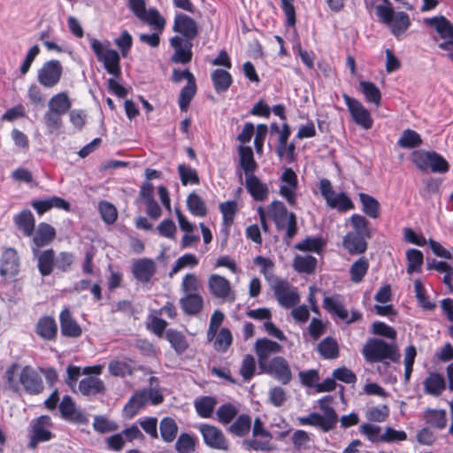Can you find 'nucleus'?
Masks as SVG:
<instances>
[{"mask_svg":"<svg viewBox=\"0 0 453 453\" xmlns=\"http://www.w3.org/2000/svg\"><path fill=\"white\" fill-rule=\"evenodd\" d=\"M362 354L365 360L370 363L386 360L396 363L401 357L395 342L388 343L379 338L368 339L362 349Z\"/></svg>","mask_w":453,"mask_h":453,"instance_id":"nucleus-1","label":"nucleus"},{"mask_svg":"<svg viewBox=\"0 0 453 453\" xmlns=\"http://www.w3.org/2000/svg\"><path fill=\"white\" fill-rule=\"evenodd\" d=\"M376 14L382 23L390 27L395 36L403 34L411 25L409 15L403 12H395L392 4L377 5Z\"/></svg>","mask_w":453,"mask_h":453,"instance_id":"nucleus-2","label":"nucleus"},{"mask_svg":"<svg viewBox=\"0 0 453 453\" xmlns=\"http://www.w3.org/2000/svg\"><path fill=\"white\" fill-rule=\"evenodd\" d=\"M330 399L331 396H325L319 400V406L323 415L311 413L307 417L300 418V424L319 426L325 432L333 429L338 421V417L335 411L327 404Z\"/></svg>","mask_w":453,"mask_h":453,"instance_id":"nucleus-3","label":"nucleus"},{"mask_svg":"<svg viewBox=\"0 0 453 453\" xmlns=\"http://www.w3.org/2000/svg\"><path fill=\"white\" fill-rule=\"evenodd\" d=\"M91 48L99 62L104 64L105 70L115 78L121 74L119 54L109 48V42L103 43L97 39L91 40Z\"/></svg>","mask_w":453,"mask_h":453,"instance_id":"nucleus-4","label":"nucleus"},{"mask_svg":"<svg viewBox=\"0 0 453 453\" xmlns=\"http://www.w3.org/2000/svg\"><path fill=\"white\" fill-rule=\"evenodd\" d=\"M411 157L421 171L430 169L433 173H446L449 170L448 162L434 151L418 150L412 153Z\"/></svg>","mask_w":453,"mask_h":453,"instance_id":"nucleus-5","label":"nucleus"},{"mask_svg":"<svg viewBox=\"0 0 453 453\" xmlns=\"http://www.w3.org/2000/svg\"><path fill=\"white\" fill-rule=\"evenodd\" d=\"M51 426V418L47 415H42L33 419L29 429V448L35 449L39 443L51 440L53 437L50 432Z\"/></svg>","mask_w":453,"mask_h":453,"instance_id":"nucleus-6","label":"nucleus"},{"mask_svg":"<svg viewBox=\"0 0 453 453\" xmlns=\"http://www.w3.org/2000/svg\"><path fill=\"white\" fill-rule=\"evenodd\" d=\"M319 189L326 203L333 209L346 211L354 207L350 198L343 192L336 194L333 189L331 181L322 179L319 183Z\"/></svg>","mask_w":453,"mask_h":453,"instance_id":"nucleus-7","label":"nucleus"},{"mask_svg":"<svg viewBox=\"0 0 453 453\" xmlns=\"http://www.w3.org/2000/svg\"><path fill=\"white\" fill-rule=\"evenodd\" d=\"M260 370L273 377L283 385L288 384L293 378L290 365L287 359L281 356H277L269 360Z\"/></svg>","mask_w":453,"mask_h":453,"instance_id":"nucleus-8","label":"nucleus"},{"mask_svg":"<svg viewBox=\"0 0 453 453\" xmlns=\"http://www.w3.org/2000/svg\"><path fill=\"white\" fill-rule=\"evenodd\" d=\"M63 74V66L60 61L52 59L45 62L38 70V82L44 88H50L58 84Z\"/></svg>","mask_w":453,"mask_h":453,"instance_id":"nucleus-9","label":"nucleus"},{"mask_svg":"<svg viewBox=\"0 0 453 453\" xmlns=\"http://www.w3.org/2000/svg\"><path fill=\"white\" fill-rule=\"evenodd\" d=\"M208 289L211 295L218 299L230 303L235 300V293L230 281L221 275L213 273L209 276Z\"/></svg>","mask_w":453,"mask_h":453,"instance_id":"nucleus-10","label":"nucleus"},{"mask_svg":"<svg viewBox=\"0 0 453 453\" xmlns=\"http://www.w3.org/2000/svg\"><path fill=\"white\" fill-rule=\"evenodd\" d=\"M424 23L434 27L441 38L445 41L439 43V48L444 50H453V24L445 17L426 18Z\"/></svg>","mask_w":453,"mask_h":453,"instance_id":"nucleus-11","label":"nucleus"},{"mask_svg":"<svg viewBox=\"0 0 453 453\" xmlns=\"http://www.w3.org/2000/svg\"><path fill=\"white\" fill-rule=\"evenodd\" d=\"M198 430L208 447L219 450H228V441L219 428L212 425L202 424L198 426Z\"/></svg>","mask_w":453,"mask_h":453,"instance_id":"nucleus-12","label":"nucleus"},{"mask_svg":"<svg viewBox=\"0 0 453 453\" xmlns=\"http://www.w3.org/2000/svg\"><path fill=\"white\" fill-rule=\"evenodd\" d=\"M273 289L280 305L286 309L292 308L300 302V296L296 289L285 280L277 281Z\"/></svg>","mask_w":453,"mask_h":453,"instance_id":"nucleus-13","label":"nucleus"},{"mask_svg":"<svg viewBox=\"0 0 453 453\" xmlns=\"http://www.w3.org/2000/svg\"><path fill=\"white\" fill-rule=\"evenodd\" d=\"M343 99L353 120L365 129L372 128L373 120L369 111L359 101L348 95H343Z\"/></svg>","mask_w":453,"mask_h":453,"instance_id":"nucleus-14","label":"nucleus"},{"mask_svg":"<svg viewBox=\"0 0 453 453\" xmlns=\"http://www.w3.org/2000/svg\"><path fill=\"white\" fill-rule=\"evenodd\" d=\"M19 384L31 395H38L43 390V383L38 372L31 366L27 365L20 370Z\"/></svg>","mask_w":453,"mask_h":453,"instance_id":"nucleus-15","label":"nucleus"},{"mask_svg":"<svg viewBox=\"0 0 453 453\" xmlns=\"http://www.w3.org/2000/svg\"><path fill=\"white\" fill-rule=\"evenodd\" d=\"M283 184L280 187V194L290 205H295L296 202V190L297 188V176L291 168H287L283 172L281 178Z\"/></svg>","mask_w":453,"mask_h":453,"instance_id":"nucleus-16","label":"nucleus"},{"mask_svg":"<svg viewBox=\"0 0 453 453\" xmlns=\"http://www.w3.org/2000/svg\"><path fill=\"white\" fill-rule=\"evenodd\" d=\"M173 31L180 34L186 41H192L198 35L196 22L189 16L180 13L175 16Z\"/></svg>","mask_w":453,"mask_h":453,"instance_id":"nucleus-17","label":"nucleus"},{"mask_svg":"<svg viewBox=\"0 0 453 453\" xmlns=\"http://www.w3.org/2000/svg\"><path fill=\"white\" fill-rule=\"evenodd\" d=\"M282 346L278 342L267 338H260L256 341L255 351L258 358L259 368L269 362L271 355L281 352Z\"/></svg>","mask_w":453,"mask_h":453,"instance_id":"nucleus-18","label":"nucleus"},{"mask_svg":"<svg viewBox=\"0 0 453 453\" xmlns=\"http://www.w3.org/2000/svg\"><path fill=\"white\" fill-rule=\"evenodd\" d=\"M170 44L174 49L172 61L174 63L187 64L192 58V43L176 35L170 39Z\"/></svg>","mask_w":453,"mask_h":453,"instance_id":"nucleus-19","label":"nucleus"},{"mask_svg":"<svg viewBox=\"0 0 453 453\" xmlns=\"http://www.w3.org/2000/svg\"><path fill=\"white\" fill-rule=\"evenodd\" d=\"M157 270L155 262L150 258H140L133 263L132 273L140 282L148 283Z\"/></svg>","mask_w":453,"mask_h":453,"instance_id":"nucleus-20","label":"nucleus"},{"mask_svg":"<svg viewBox=\"0 0 453 453\" xmlns=\"http://www.w3.org/2000/svg\"><path fill=\"white\" fill-rule=\"evenodd\" d=\"M367 238L370 235L349 232L343 238L342 244L350 254H363L367 249Z\"/></svg>","mask_w":453,"mask_h":453,"instance_id":"nucleus-21","label":"nucleus"},{"mask_svg":"<svg viewBox=\"0 0 453 453\" xmlns=\"http://www.w3.org/2000/svg\"><path fill=\"white\" fill-rule=\"evenodd\" d=\"M55 236L56 231L53 226L47 223H40L33 238L35 245V248L33 249L34 255H37L39 248L50 244Z\"/></svg>","mask_w":453,"mask_h":453,"instance_id":"nucleus-22","label":"nucleus"},{"mask_svg":"<svg viewBox=\"0 0 453 453\" xmlns=\"http://www.w3.org/2000/svg\"><path fill=\"white\" fill-rule=\"evenodd\" d=\"M19 257L17 251L9 248L4 250L1 259L0 273L2 276H14L19 272Z\"/></svg>","mask_w":453,"mask_h":453,"instance_id":"nucleus-23","label":"nucleus"},{"mask_svg":"<svg viewBox=\"0 0 453 453\" xmlns=\"http://www.w3.org/2000/svg\"><path fill=\"white\" fill-rule=\"evenodd\" d=\"M60 328L63 335L76 338L81 336V328L73 319L68 308H65L59 316Z\"/></svg>","mask_w":453,"mask_h":453,"instance_id":"nucleus-24","label":"nucleus"},{"mask_svg":"<svg viewBox=\"0 0 453 453\" xmlns=\"http://www.w3.org/2000/svg\"><path fill=\"white\" fill-rule=\"evenodd\" d=\"M147 403L148 394H146V388L136 391L124 406V417L127 418H133Z\"/></svg>","mask_w":453,"mask_h":453,"instance_id":"nucleus-25","label":"nucleus"},{"mask_svg":"<svg viewBox=\"0 0 453 453\" xmlns=\"http://www.w3.org/2000/svg\"><path fill=\"white\" fill-rule=\"evenodd\" d=\"M35 332L39 337L45 341L54 340L58 333V326L55 319L50 316L40 318L35 325Z\"/></svg>","mask_w":453,"mask_h":453,"instance_id":"nucleus-26","label":"nucleus"},{"mask_svg":"<svg viewBox=\"0 0 453 453\" xmlns=\"http://www.w3.org/2000/svg\"><path fill=\"white\" fill-rule=\"evenodd\" d=\"M180 305L185 314L196 315L203 310V298L200 293L183 294Z\"/></svg>","mask_w":453,"mask_h":453,"instance_id":"nucleus-27","label":"nucleus"},{"mask_svg":"<svg viewBox=\"0 0 453 453\" xmlns=\"http://www.w3.org/2000/svg\"><path fill=\"white\" fill-rule=\"evenodd\" d=\"M269 217L279 230L285 229L289 213L282 202L273 201L267 208Z\"/></svg>","mask_w":453,"mask_h":453,"instance_id":"nucleus-28","label":"nucleus"},{"mask_svg":"<svg viewBox=\"0 0 453 453\" xmlns=\"http://www.w3.org/2000/svg\"><path fill=\"white\" fill-rule=\"evenodd\" d=\"M245 187L256 201H265L268 196L269 190L267 185L261 182L255 174L246 177Z\"/></svg>","mask_w":453,"mask_h":453,"instance_id":"nucleus-29","label":"nucleus"},{"mask_svg":"<svg viewBox=\"0 0 453 453\" xmlns=\"http://www.w3.org/2000/svg\"><path fill=\"white\" fill-rule=\"evenodd\" d=\"M71 108L72 100L65 91L54 95L48 102V110L62 116L69 112Z\"/></svg>","mask_w":453,"mask_h":453,"instance_id":"nucleus-30","label":"nucleus"},{"mask_svg":"<svg viewBox=\"0 0 453 453\" xmlns=\"http://www.w3.org/2000/svg\"><path fill=\"white\" fill-rule=\"evenodd\" d=\"M240 157V165L246 177L254 174L257 168V164L254 159V154L251 147L240 145L238 147Z\"/></svg>","mask_w":453,"mask_h":453,"instance_id":"nucleus-31","label":"nucleus"},{"mask_svg":"<svg viewBox=\"0 0 453 453\" xmlns=\"http://www.w3.org/2000/svg\"><path fill=\"white\" fill-rule=\"evenodd\" d=\"M323 305L327 311L336 315L341 319H348V311L343 305L342 297L341 296L337 295L325 297Z\"/></svg>","mask_w":453,"mask_h":453,"instance_id":"nucleus-32","label":"nucleus"},{"mask_svg":"<svg viewBox=\"0 0 453 453\" xmlns=\"http://www.w3.org/2000/svg\"><path fill=\"white\" fill-rule=\"evenodd\" d=\"M104 388L103 380L92 376L82 379L79 384V390L83 395H97L103 393Z\"/></svg>","mask_w":453,"mask_h":453,"instance_id":"nucleus-33","label":"nucleus"},{"mask_svg":"<svg viewBox=\"0 0 453 453\" xmlns=\"http://www.w3.org/2000/svg\"><path fill=\"white\" fill-rule=\"evenodd\" d=\"M15 225L23 231L26 236H30L35 231V218L29 210H24L14 219Z\"/></svg>","mask_w":453,"mask_h":453,"instance_id":"nucleus-34","label":"nucleus"},{"mask_svg":"<svg viewBox=\"0 0 453 453\" xmlns=\"http://www.w3.org/2000/svg\"><path fill=\"white\" fill-rule=\"evenodd\" d=\"M38 257V269L42 276L50 275L52 271L54 265H56L55 262V254L53 250L50 249L42 251V253L35 255Z\"/></svg>","mask_w":453,"mask_h":453,"instance_id":"nucleus-35","label":"nucleus"},{"mask_svg":"<svg viewBox=\"0 0 453 453\" xmlns=\"http://www.w3.org/2000/svg\"><path fill=\"white\" fill-rule=\"evenodd\" d=\"M211 81L218 93L226 91L233 82L231 74L223 69L214 70L211 73Z\"/></svg>","mask_w":453,"mask_h":453,"instance_id":"nucleus-36","label":"nucleus"},{"mask_svg":"<svg viewBox=\"0 0 453 453\" xmlns=\"http://www.w3.org/2000/svg\"><path fill=\"white\" fill-rule=\"evenodd\" d=\"M293 266L300 273L311 274L317 266V258L311 255H297L294 258Z\"/></svg>","mask_w":453,"mask_h":453,"instance_id":"nucleus-37","label":"nucleus"},{"mask_svg":"<svg viewBox=\"0 0 453 453\" xmlns=\"http://www.w3.org/2000/svg\"><path fill=\"white\" fill-rule=\"evenodd\" d=\"M160 435L165 442H172L178 434V426L175 420L170 417L161 419L159 424Z\"/></svg>","mask_w":453,"mask_h":453,"instance_id":"nucleus-38","label":"nucleus"},{"mask_svg":"<svg viewBox=\"0 0 453 453\" xmlns=\"http://www.w3.org/2000/svg\"><path fill=\"white\" fill-rule=\"evenodd\" d=\"M251 428V418L247 414H241L229 426L228 431L238 437H244Z\"/></svg>","mask_w":453,"mask_h":453,"instance_id":"nucleus-39","label":"nucleus"},{"mask_svg":"<svg viewBox=\"0 0 453 453\" xmlns=\"http://www.w3.org/2000/svg\"><path fill=\"white\" fill-rule=\"evenodd\" d=\"M216 404V399L211 396H203L195 401L196 411L203 418L211 417Z\"/></svg>","mask_w":453,"mask_h":453,"instance_id":"nucleus-40","label":"nucleus"},{"mask_svg":"<svg viewBox=\"0 0 453 453\" xmlns=\"http://www.w3.org/2000/svg\"><path fill=\"white\" fill-rule=\"evenodd\" d=\"M426 393L433 395H439L445 389V381L441 375L433 373L424 382Z\"/></svg>","mask_w":453,"mask_h":453,"instance_id":"nucleus-41","label":"nucleus"},{"mask_svg":"<svg viewBox=\"0 0 453 453\" xmlns=\"http://www.w3.org/2000/svg\"><path fill=\"white\" fill-rule=\"evenodd\" d=\"M359 199L363 206V211L372 219H376L380 214L379 202L370 195L360 193Z\"/></svg>","mask_w":453,"mask_h":453,"instance_id":"nucleus-42","label":"nucleus"},{"mask_svg":"<svg viewBox=\"0 0 453 453\" xmlns=\"http://www.w3.org/2000/svg\"><path fill=\"white\" fill-rule=\"evenodd\" d=\"M59 411L64 418L68 420H81V414L78 413L75 405L69 395H65L59 404Z\"/></svg>","mask_w":453,"mask_h":453,"instance_id":"nucleus-43","label":"nucleus"},{"mask_svg":"<svg viewBox=\"0 0 453 453\" xmlns=\"http://www.w3.org/2000/svg\"><path fill=\"white\" fill-rule=\"evenodd\" d=\"M414 292L418 304L424 310L434 311L435 309V303L428 299L425 286L419 279L414 280Z\"/></svg>","mask_w":453,"mask_h":453,"instance_id":"nucleus-44","label":"nucleus"},{"mask_svg":"<svg viewBox=\"0 0 453 453\" xmlns=\"http://www.w3.org/2000/svg\"><path fill=\"white\" fill-rule=\"evenodd\" d=\"M369 263L365 257L358 258L349 269L350 279L354 283H359L367 273Z\"/></svg>","mask_w":453,"mask_h":453,"instance_id":"nucleus-45","label":"nucleus"},{"mask_svg":"<svg viewBox=\"0 0 453 453\" xmlns=\"http://www.w3.org/2000/svg\"><path fill=\"white\" fill-rule=\"evenodd\" d=\"M318 350L325 358L334 359L339 355V348L336 341L331 337L325 338L319 345Z\"/></svg>","mask_w":453,"mask_h":453,"instance_id":"nucleus-46","label":"nucleus"},{"mask_svg":"<svg viewBox=\"0 0 453 453\" xmlns=\"http://www.w3.org/2000/svg\"><path fill=\"white\" fill-rule=\"evenodd\" d=\"M422 143L420 135L414 130L406 129L403 132L397 144L404 149H412L418 147Z\"/></svg>","mask_w":453,"mask_h":453,"instance_id":"nucleus-47","label":"nucleus"},{"mask_svg":"<svg viewBox=\"0 0 453 453\" xmlns=\"http://www.w3.org/2000/svg\"><path fill=\"white\" fill-rule=\"evenodd\" d=\"M425 419L431 426L443 429L447 424L446 411L443 410H427L425 412Z\"/></svg>","mask_w":453,"mask_h":453,"instance_id":"nucleus-48","label":"nucleus"},{"mask_svg":"<svg viewBox=\"0 0 453 453\" xmlns=\"http://www.w3.org/2000/svg\"><path fill=\"white\" fill-rule=\"evenodd\" d=\"M20 370L21 369L18 364H12L7 368L4 373L5 383L7 384L8 388L13 392L19 391V380Z\"/></svg>","mask_w":453,"mask_h":453,"instance_id":"nucleus-49","label":"nucleus"},{"mask_svg":"<svg viewBox=\"0 0 453 453\" xmlns=\"http://www.w3.org/2000/svg\"><path fill=\"white\" fill-rule=\"evenodd\" d=\"M359 85L362 93L365 96V99L369 103L374 104L376 106H378L381 99L380 89L372 82L370 81H363Z\"/></svg>","mask_w":453,"mask_h":453,"instance_id":"nucleus-50","label":"nucleus"},{"mask_svg":"<svg viewBox=\"0 0 453 453\" xmlns=\"http://www.w3.org/2000/svg\"><path fill=\"white\" fill-rule=\"evenodd\" d=\"M43 121L50 134H58L63 126L62 115L50 110L44 113Z\"/></svg>","mask_w":453,"mask_h":453,"instance_id":"nucleus-51","label":"nucleus"},{"mask_svg":"<svg viewBox=\"0 0 453 453\" xmlns=\"http://www.w3.org/2000/svg\"><path fill=\"white\" fill-rule=\"evenodd\" d=\"M219 422L223 425L230 424L238 414V409L232 403H224L217 410Z\"/></svg>","mask_w":453,"mask_h":453,"instance_id":"nucleus-52","label":"nucleus"},{"mask_svg":"<svg viewBox=\"0 0 453 453\" xmlns=\"http://www.w3.org/2000/svg\"><path fill=\"white\" fill-rule=\"evenodd\" d=\"M165 336L177 353H183L188 349V342L181 333L170 329Z\"/></svg>","mask_w":453,"mask_h":453,"instance_id":"nucleus-53","label":"nucleus"},{"mask_svg":"<svg viewBox=\"0 0 453 453\" xmlns=\"http://www.w3.org/2000/svg\"><path fill=\"white\" fill-rule=\"evenodd\" d=\"M406 257L408 260L407 273L411 274L419 272L424 259L422 252L416 249H410L406 252Z\"/></svg>","mask_w":453,"mask_h":453,"instance_id":"nucleus-54","label":"nucleus"},{"mask_svg":"<svg viewBox=\"0 0 453 453\" xmlns=\"http://www.w3.org/2000/svg\"><path fill=\"white\" fill-rule=\"evenodd\" d=\"M197 265L198 259L194 254H184L176 260L174 265L173 266L172 270L169 273V276L172 278L174 274L178 273L180 270L184 269L185 267L193 268Z\"/></svg>","mask_w":453,"mask_h":453,"instance_id":"nucleus-55","label":"nucleus"},{"mask_svg":"<svg viewBox=\"0 0 453 453\" xmlns=\"http://www.w3.org/2000/svg\"><path fill=\"white\" fill-rule=\"evenodd\" d=\"M187 205L190 212L198 217H203L207 209L203 199L196 193H191L187 199Z\"/></svg>","mask_w":453,"mask_h":453,"instance_id":"nucleus-56","label":"nucleus"},{"mask_svg":"<svg viewBox=\"0 0 453 453\" xmlns=\"http://www.w3.org/2000/svg\"><path fill=\"white\" fill-rule=\"evenodd\" d=\"M325 246V242L320 237H307L303 241L296 244L295 248L301 251H311L319 253Z\"/></svg>","mask_w":453,"mask_h":453,"instance_id":"nucleus-57","label":"nucleus"},{"mask_svg":"<svg viewBox=\"0 0 453 453\" xmlns=\"http://www.w3.org/2000/svg\"><path fill=\"white\" fill-rule=\"evenodd\" d=\"M233 336L228 328H221L214 341L213 347L219 352H226L231 346Z\"/></svg>","mask_w":453,"mask_h":453,"instance_id":"nucleus-58","label":"nucleus"},{"mask_svg":"<svg viewBox=\"0 0 453 453\" xmlns=\"http://www.w3.org/2000/svg\"><path fill=\"white\" fill-rule=\"evenodd\" d=\"M201 283L198 276L195 273H187L181 281L180 289L183 294L199 293Z\"/></svg>","mask_w":453,"mask_h":453,"instance_id":"nucleus-59","label":"nucleus"},{"mask_svg":"<svg viewBox=\"0 0 453 453\" xmlns=\"http://www.w3.org/2000/svg\"><path fill=\"white\" fill-rule=\"evenodd\" d=\"M196 92V81L188 82L187 85L181 89L179 97V106L181 111H186L189 104Z\"/></svg>","mask_w":453,"mask_h":453,"instance_id":"nucleus-60","label":"nucleus"},{"mask_svg":"<svg viewBox=\"0 0 453 453\" xmlns=\"http://www.w3.org/2000/svg\"><path fill=\"white\" fill-rule=\"evenodd\" d=\"M219 210L223 215V223L227 227L234 222V215L237 211V203L235 201H227L219 205Z\"/></svg>","mask_w":453,"mask_h":453,"instance_id":"nucleus-61","label":"nucleus"},{"mask_svg":"<svg viewBox=\"0 0 453 453\" xmlns=\"http://www.w3.org/2000/svg\"><path fill=\"white\" fill-rule=\"evenodd\" d=\"M417 356L416 348L413 345L408 346L404 350V381L409 382L412 370L415 357Z\"/></svg>","mask_w":453,"mask_h":453,"instance_id":"nucleus-62","label":"nucleus"},{"mask_svg":"<svg viewBox=\"0 0 453 453\" xmlns=\"http://www.w3.org/2000/svg\"><path fill=\"white\" fill-rule=\"evenodd\" d=\"M195 439L188 434H181L175 443V449L179 453H192L195 450Z\"/></svg>","mask_w":453,"mask_h":453,"instance_id":"nucleus-63","label":"nucleus"},{"mask_svg":"<svg viewBox=\"0 0 453 453\" xmlns=\"http://www.w3.org/2000/svg\"><path fill=\"white\" fill-rule=\"evenodd\" d=\"M180 177L183 185L197 184L199 178L196 171L184 164L180 165L178 167Z\"/></svg>","mask_w":453,"mask_h":453,"instance_id":"nucleus-64","label":"nucleus"}]
</instances>
